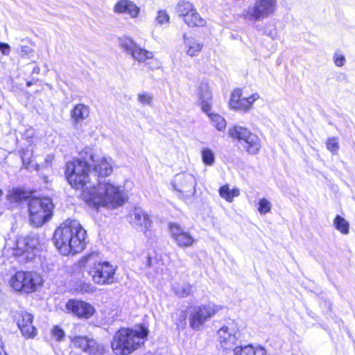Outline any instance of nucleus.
Instances as JSON below:
<instances>
[{"instance_id": "1a4fd4ad", "label": "nucleus", "mask_w": 355, "mask_h": 355, "mask_svg": "<svg viewBox=\"0 0 355 355\" xmlns=\"http://www.w3.org/2000/svg\"><path fill=\"white\" fill-rule=\"evenodd\" d=\"M277 0H254L245 12V18L259 21L272 15L277 9Z\"/></svg>"}, {"instance_id": "79ce46f5", "label": "nucleus", "mask_w": 355, "mask_h": 355, "mask_svg": "<svg viewBox=\"0 0 355 355\" xmlns=\"http://www.w3.org/2000/svg\"><path fill=\"white\" fill-rule=\"evenodd\" d=\"M19 48V53L22 56L28 55L33 51V49L28 46H21Z\"/></svg>"}, {"instance_id": "c9c22d12", "label": "nucleus", "mask_w": 355, "mask_h": 355, "mask_svg": "<svg viewBox=\"0 0 355 355\" xmlns=\"http://www.w3.org/2000/svg\"><path fill=\"white\" fill-rule=\"evenodd\" d=\"M272 208L271 202L266 198H261L258 203V211L261 215H265L270 212Z\"/></svg>"}, {"instance_id": "4468645a", "label": "nucleus", "mask_w": 355, "mask_h": 355, "mask_svg": "<svg viewBox=\"0 0 355 355\" xmlns=\"http://www.w3.org/2000/svg\"><path fill=\"white\" fill-rule=\"evenodd\" d=\"M85 155L87 158L93 162V173L95 176L98 178H105L112 174V160L110 157H98L97 158L93 153L91 148H86L85 149Z\"/></svg>"}, {"instance_id": "09e8293b", "label": "nucleus", "mask_w": 355, "mask_h": 355, "mask_svg": "<svg viewBox=\"0 0 355 355\" xmlns=\"http://www.w3.org/2000/svg\"><path fill=\"white\" fill-rule=\"evenodd\" d=\"M34 71H39V69H38V68H37V69H34Z\"/></svg>"}, {"instance_id": "7ed1b4c3", "label": "nucleus", "mask_w": 355, "mask_h": 355, "mask_svg": "<svg viewBox=\"0 0 355 355\" xmlns=\"http://www.w3.org/2000/svg\"><path fill=\"white\" fill-rule=\"evenodd\" d=\"M148 334V329L144 327L121 329L113 337L112 349L116 355H129L144 345Z\"/></svg>"}, {"instance_id": "7c9ffc66", "label": "nucleus", "mask_w": 355, "mask_h": 355, "mask_svg": "<svg viewBox=\"0 0 355 355\" xmlns=\"http://www.w3.org/2000/svg\"><path fill=\"white\" fill-rule=\"evenodd\" d=\"M207 114L208 115L211 124L217 129V130L223 132L225 130L227 125L226 121L222 116L210 112V111L208 112Z\"/></svg>"}, {"instance_id": "e433bc0d", "label": "nucleus", "mask_w": 355, "mask_h": 355, "mask_svg": "<svg viewBox=\"0 0 355 355\" xmlns=\"http://www.w3.org/2000/svg\"><path fill=\"white\" fill-rule=\"evenodd\" d=\"M137 100L142 105H151L153 96L148 92H140L137 94Z\"/></svg>"}, {"instance_id": "2eb2a0df", "label": "nucleus", "mask_w": 355, "mask_h": 355, "mask_svg": "<svg viewBox=\"0 0 355 355\" xmlns=\"http://www.w3.org/2000/svg\"><path fill=\"white\" fill-rule=\"evenodd\" d=\"M196 184L194 176L187 173L177 174L173 181L175 190L186 196L195 193Z\"/></svg>"}, {"instance_id": "a878e982", "label": "nucleus", "mask_w": 355, "mask_h": 355, "mask_svg": "<svg viewBox=\"0 0 355 355\" xmlns=\"http://www.w3.org/2000/svg\"><path fill=\"white\" fill-rule=\"evenodd\" d=\"M75 346L79 347L84 352L94 353L96 349V343L94 340L87 336H76L71 339Z\"/></svg>"}, {"instance_id": "473e14b6", "label": "nucleus", "mask_w": 355, "mask_h": 355, "mask_svg": "<svg viewBox=\"0 0 355 355\" xmlns=\"http://www.w3.org/2000/svg\"><path fill=\"white\" fill-rule=\"evenodd\" d=\"M334 225L337 230L343 234L349 233V223L340 216H336L334 220Z\"/></svg>"}, {"instance_id": "6e6552de", "label": "nucleus", "mask_w": 355, "mask_h": 355, "mask_svg": "<svg viewBox=\"0 0 355 355\" xmlns=\"http://www.w3.org/2000/svg\"><path fill=\"white\" fill-rule=\"evenodd\" d=\"M53 205L49 198H33L28 202L29 219L35 227L47 222L52 215Z\"/></svg>"}, {"instance_id": "9d476101", "label": "nucleus", "mask_w": 355, "mask_h": 355, "mask_svg": "<svg viewBox=\"0 0 355 355\" xmlns=\"http://www.w3.org/2000/svg\"><path fill=\"white\" fill-rule=\"evenodd\" d=\"M220 309V306L213 303L193 307L189 318L191 328L199 330L208 319L212 318Z\"/></svg>"}, {"instance_id": "f8f14e48", "label": "nucleus", "mask_w": 355, "mask_h": 355, "mask_svg": "<svg viewBox=\"0 0 355 355\" xmlns=\"http://www.w3.org/2000/svg\"><path fill=\"white\" fill-rule=\"evenodd\" d=\"M238 333L237 325L234 321L227 322L217 331V341L224 350L236 347Z\"/></svg>"}, {"instance_id": "f704fd0d", "label": "nucleus", "mask_w": 355, "mask_h": 355, "mask_svg": "<svg viewBox=\"0 0 355 355\" xmlns=\"http://www.w3.org/2000/svg\"><path fill=\"white\" fill-rule=\"evenodd\" d=\"M326 147L334 155L337 154L340 148L338 139L335 137L328 138L326 141Z\"/></svg>"}, {"instance_id": "f257e3e1", "label": "nucleus", "mask_w": 355, "mask_h": 355, "mask_svg": "<svg viewBox=\"0 0 355 355\" xmlns=\"http://www.w3.org/2000/svg\"><path fill=\"white\" fill-rule=\"evenodd\" d=\"M83 196L85 202L96 209L101 207L115 209L127 200V196L121 187L105 180L99 181L92 187H87Z\"/></svg>"}, {"instance_id": "393cba45", "label": "nucleus", "mask_w": 355, "mask_h": 355, "mask_svg": "<svg viewBox=\"0 0 355 355\" xmlns=\"http://www.w3.org/2000/svg\"><path fill=\"white\" fill-rule=\"evenodd\" d=\"M24 136L27 139V142L29 144L28 148L25 149H21V157L22 159V162L24 164L26 163L28 164L31 162V158L33 155V143L34 141V136H35V131L33 128L27 129Z\"/></svg>"}, {"instance_id": "f03ea898", "label": "nucleus", "mask_w": 355, "mask_h": 355, "mask_svg": "<svg viewBox=\"0 0 355 355\" xmlns=\"http://www.w3.org/2000/svg\"><path fill=\"white\" fill-rule=\"evenodd\" d=\"M86 230L78 220L68 219L55 230L54 243L64 255L76 254L86 247Z\"/></svg>"}, {"instance_id": "9b49d317", "label": "nucleus", "mask_w": 355, "mask_h": 355, "mask_svg": "<svg viewBox=\"0 0 355 355\" xmlns=\"http://www.w3.org/2000/svg\"><path fill=\"white\" fill-rule=\"evenodd\" d=\"M175 12L189 27H202L206 24V20L189 1H180L175 7Z\"/></svg>"}, {"instance_id": "f3484780", "label": "nucleus", "mask_w": 355, "mask_h": 355, "mask_svg": "<svg viewBox=\"0 0 355 355\" xmlns=\"http://www.w3.org/2000/svg\"><path fill=\"white\" fill-rule=\"evenodd\" d=\"M65 307L67 312L80 319L87 320L95 313V309L92 304L82 300H69Z\"/></svg>"}, {"instance_id": "c756f323", "label": "nucleus", "mask_w": 355, "mask_h": 355, "mask_svg": "<svg viewBox=\"0 0 355 355\" xmlns=\"http://www.w3.org/2000/svg\"><path fill=\"white\" fill-rule=\"evenodd\" d=\"M173 291L180 297H185L192 293V286L187 283L175 282L173 285Z\"/></svg>"}, {"instance_id": "4c0bfd02", "label": "nucleus", "mask_w": 355, "mask_h": 355, "mask_svg": "<svg viewBox=\"0 0 355 355\" xmlns=\"http://www.w3.org/2000/svg\"><path fill=\"white\" fill-rule=\"evenodd\" d=\"M51 335L58 342L64 340L65 337L64 331L58 326H55L52 329Z\"/></svg>"}, {"instance_id": "20e7f679", "label": "nucleus", "mask_w": 355, "mask_h": 355, "mask_svg": "<svg viewBox=\"0 0 355 355\" xmlns=\"http://www.w3.org/2000/svg\"><path fill=\"white\" fill-rule=\"evenodd\" d=\"M41 250L42 245L39 235L31 234L20 236L15 241H8L3 253L8 257H24L27 260H32L40 254Z\"/></svg>"}, {"instance_id": "49530a36", "label": "nucleus", "mask_w": 355, "mask_h": 355, "mask_svg": "<svg viewBox=\"0 0 355 355\" xmlns=\"http://www.w3.org/2000/svg\"><path fill=\"white\" fill-rule=\"evenodd\" d=\"M52 159H53V157L49 155L47 156V158L46 160V162H49V161L51 162Z\"/></svg>"}, {"instance_id": "423d86ee", "label": "nucleus", "mask_w": 355, "mask_h": 355, "mask_svg": "<svg viewBox=\"0 0 355 355\" xmlns=\"http://www.w3.org/2000/svg\"><path fill=\"white\" fill-rule=\"evenodd\" d=\"M80 158L67 164L66 176L69 184L76 189H83L88 187L90 182V166L88 164L87 155L85 149L80 153Z\"/></svg>"}, {"instance_id": "2f4dec72", "label": "nucleus", "mask_w": 355, "mask_h": 355, "mask_svg": "<svg viewBox=\"0 0 355 355\" xmlns=\"http://www.w3.org/2000/svg\"><path fill=\"white\" fill-rule=\"evenodd\" d=\"M261 148V140L257 135L251 136V141L248 144L243 145V148L251 155L257 154Z\"/></svg>"}, {"instance_id": "dca6fc26", "label": "nucleus", "mask_w": 355, "mask_h": 355, "mask_svg": "<svg viewBox=\"0 0 355 355\" xmlns=\"http://www.w3.org/2000/svg\"><path fill=\"white\" fill-rule=\"evenodd\" d=\"M258 93H254L248 97H242V92L235 89L231 96L230 106L232 109L239 111L248 112L251 110L254 103L259 98Z\"/></svg>"}, {"instance_id": "37998d69", "label": "nucleus", "mask_w": 355, "mask_h": 355, "mask_svg": "<svg viewBox=\"0 0 355 355\" xmlns=\"http://www.w3.org/2000/svg\"><path fill=\"white\" fill-rule=\"evenodd\" d=\"M10 46L3 42H0V51L3 55H8L10 53Z\"/></svg>"}, {"instance_id": "6ab92c4d", "label": "nucleus", "mask_w": 355, "mask_h": 355, "mask_svg": "<svg viewBox=\"0 0 355 355\" xmlns=\"http://www.w3.org/2000/svg\"><path fill=\"white\" fill-rule=\"evenodd\" d=\"M171 235L176 244L181 248H189L195 243V239L188 232L184 231L177 223L169 225Z\"/></svg>"}, {"instance_id": "de8ad7c7", "label": "nucleus", "mask_w": 355, "mask_h": 355, "mask_svg": "<svg viewBox=\"0 0 355 355\" xmlns=\"http://www.w3.org/2000/svg\"><path fill=\"white\" fill-rule=\"evenodd\" d=\"M3 191L1 189H0V198L3 195Z\"/></svg>"}, {"instance_id": "412c9836", "label": "nucleus", "mask_w": 355, "mask_h": 355, "mask_svg": "<svg viewBox=\"0 0 355 355\" xmlns=\"http://www.w3.org/2000/svg\"><path fill=\"white\" fill-rule=\"evenodd\" d=\"M183 49L189 57L198 56L203 49V43L196 37L183 35Z\"/></svg>"}, {"instance_id": "cd10ccee", "label": "nucleus", "mask_w": 355, "mask_h": 355, "mask_svg": "<svg viewBox=\"0 0 355 355\" xmlns=\"http://www.w3.org/2000/svg\"><path fill=\"white\" fill-rule=\"evenodd\" d=\"M234 355H267L263 347L254 348L252 345L236 347L234 349Z\"/></svg>"}, {"instance_id": "5701e85b", "label": "nucleus", "mask_w": 355, "mask_h": 355, "mask_svg": "<svg viewBox=\"0 0 355 355\" xmlns=\"http://www.w3.org/2000/svg\"><path fill=\"white\" fill-rule=\"evenodd\" d=\"M130 222L133 226L141 230H148L151 225L148 215L141 208H135L130 216Z\"/></svg>"}, {"instance_id": "a19ab883", "label": "nucleus", "mask_w": 355, "mask_h": 355, "mask_svg": "<svg viewBox=\"0 0 355 355\" xmlns=\"http://www.w3.org/2000/svg\"><path fill=\"white\" fill-rule=\"evenodd\" d=\"M334 63L336 66L342 67L345 62V58L343 55L336 53L334 55Z\"/></svg>"}, {"instance_id": "bb28decb", "label": "nucleus", "mask_w": 355, "mask_h": 355, "mask_svg": "<svg viewBox=\"0 0 355 355\" xmlns=\"http://www.w3.org/2000/svg\"><path fill=\"white\" fill-rule=\"evenodd\" d=\"M90 114V108L83 103L76 105L71 112V118L76 123L81 122L87 119Z\"/></svg>"}, {"instance_id": "4be33fe9", "label": "nucleus", "mask_w": 355, "mask_h": 355, "mask_svg": "<svg viewBox=\"0 0 355 355\" xmlns=\"http://www.w3.org/2000/svg\"><path fill=\"white\" fill-rule=\"evenodd\" d=\"M116 14H128L132 18L138 17L140 8L130 0H119L113 8Z\"/></svg>"}, {"instance_id": "c85d7f7f", "label": "nucleus", "mask_w": 355, "mask_h": 355, "mask_svg": "<svg viewBox=\"0 0 355 355\" xmlns=\"http://www.w3.org/2000/svg\"><path fill=\"white\" fill-rule=\"evenodd\" d=\"M220 196L227 202H232L234 198L240 195V190L238 188L230 189L228 185H224L219 189Z\"/></svg>"}, {"instance_id": "a18cd8bd", "label": "nucleus", "mask_w": 355, "mask_h": 355, "mask_svg": "<svg viewBox=\"0 0 355 355\" xmlns=\"http://www.w3.org/2000/svg\"><path fill=\"white\" fill-rule=\"evenodd\" d=\"M82 291L85 293H89L93 291L92 286L89 284H84V287L82 288Z\"/></svg>"}, {"instance_id": "58836bf2", "label": "nucleus", "mask_w": 355, "mask_h": 355, "mask_svg": "<svg viewBox=\"0 0 355 355\" xmlns=\"http://www.w3.org/2000/svg\"><path fill=\"white\" fill-rule=\"evenodd\" d=\"M178 317L176 320V324L178 327L183 328L186 324V319L187 317V312L185 311H180L177 313Z\"/></svg>"}, {"instance_id": "a211bd4d", "label": "nucleus", "mask_w": 355, "mask_h": 355, "mask_svg": "<svg viewBox=\"0 0 355 355\" xmlns=\"http://www.w3.org/2000/svg\"><path fill=\"white\" fill-rule=\"evenodd\" d=\"M17 325L26 338H33L37 334V329L33 325V315L25 311L17 313Z\"/></svg>"}, {"instance_id": "ddd939ff", "label": "nucleus", "mask_w": 355, "mask_h": 355, "mask_svg": "<svg viewBox=\"0 0 355 355\" xmlns=\"http://www.w3.org/2000/svg\"><path fill=\"white\" fill-rule=\"evenodd\" d=\"M119 46L139 62H146L153 58V53L137 45L131 38L123 37L119 40Z\"/></svg>"}, {"instance_id": "ea45409f", "label": "nucleus", "mask_w": 355, "mask_h": 355, "mask_svg": "<svg viewBox=\"0 0 355 355\" xmlns=\"http://www.w3.org/2000/svg\"><path fill=\"white\" fill-rule=\"evenodd\" d=\"M169 17L166 11L159 10L156 17V21L159 24H164L168 21Z\"/></svg>"}, {"instance_id": "0eeeda50", "label": "nucleus", "mask_w": 355, "mask_h": 355, "mask_svg": "<svg viewBox=\"0 0 355 355\" xmlns=\"http://www.w3.org/2000/svg\"><path fill=\"white\" fill-rule=\"evenodd\" d=\"M42 283L41 275L33 271H18L9 281L10 287L15 291L25 294L36 291Z\"/></svg>"}, {"instance_id": "c03bdc74", "label": "nucleus", "mask_w": 355, "mask_h": 355, "mask_svg": "<svg viewBox=\"0 0 355 355\" xmlns=\"http://www.w3.org/2000/svg\"><path fill=\"white\" fill-rule=\"evenodd\" d=\"M266 34L270 36L272 39H277L278 37V33L275 28L272 31H266Z\"/></svg>"}, {"instance_id": "72a5a7b5", "label": "nucleus", "mask_w": 355, "mask_h": 355, "mask_svg": "<svg viewBox=\"0 0 355 355\" xmlns=\"http://www.w3.org/2000/svg\"><path fill=\"white\" fill-rule=\"evenodd\" d=\"M202 162L207 166H212L215 162V154L209 148H203L200 152Z\"/></svg>"}, {"instance_id": "39448f33", "label": "nucleus", "mask_w": 355, "mask_h": 355, "mask_svg": "<svg viewBox=\"0 0 355 355\" xmlns=\"http://www.w3.org/2000/svg\"><path fill=\"white\" fill-rule=\"evenodd\" d=\"M83 267L89 268V273L94 283L108 285L114 282L116 267L108 261H101L98 252H91L80 261Z\"/></svg>"}, {"instance_id": "aec40b11", "label": "nucleus", "mask_w": 355, "mask_h": 355, "mask_svg": "<svg viewBox=\"0 0 355 355\" xmlns=\"http://www.w3.org/2000/svg\"><path fill=\"white\" fill-rule=\"evenodd\" d=\"M198 104L200 105L202 110L208 113L211 109L212 94L207 83H201L198 88Z\"/></svg>"}, {"instance_id": "b1692460", "label": "nucleus", "mask_w": 355, "mask_h": 355, "mask_svg": "<svg viewBox=\"0 0 355 355\" xmlns=\"http://www.w3.org/2000/svg\"><path fill=\"white\" fill-rule=\"evenodd\" d=\"M228 135L230 137L234 139H237L241 145H246L251 141V136H256L257 135L252 133L248 129L239 126L235 125L230 128L228 131Z\"/></svg>"}]
</instances>
